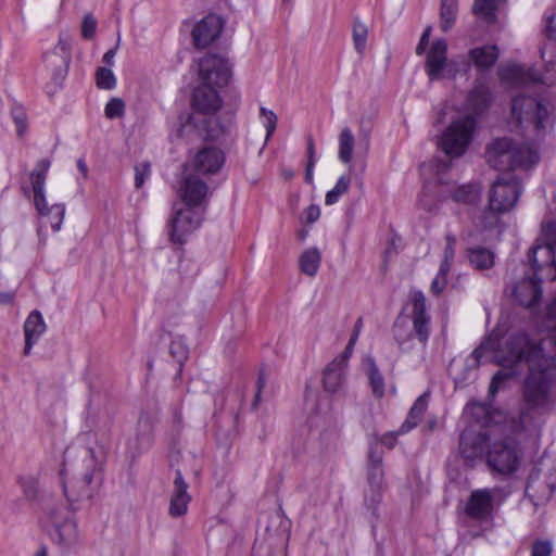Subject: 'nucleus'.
Returning <instances> with one entry per match:
<instances>
[{
	"mask_svg": "<svg viewBox=\"0 0 556 556\" xmlns=\"http://www.w3.org/2000/svg\"><path fill=\"white\" fill-rule=\"evenodd\" d=\"M543 343L544 340L519 330L508 334L503 343L488 336L471 354L479 363L486 351H494L496 364L502 367L493 375L489 386L488 399L491 402H494L500 390L506 388L508 381L521 372L522 366L528 368L529 374L522 387L525 408L520 410L518 418L511 420L514 432H521L525 429L529 412L544 409L548 405L556 359L545 352Z\"/></svg>",
	"mask_w": 556,
	"mask_h": 556,
	"instance_id": "nucleus-1",
	"label": "nucleus"
},
{
	"mask_svg": "<svg viewBox=\"0 0 556 556\" xmlns=\"http://www.w3.org/2000/svg\"><path fill=\"white\" fill-rule=\"evenodd\" d=\"M199 75L201 84L192 90L190 104L192 113L179 115L178 136L191 127L204 141H216L227 131L225 124L217 117L223 106L218 89L228 85L231 66L228 60L216 53H208L200 60Z\"/></svg>",
	"mask_w": 556,
	"mask_h": 556,
	"instance_id": "nucleus-2",
	"label": "nucleus"
},
{
	"mask_svg": "<svg viewBox=\"0 0 556 556\" xmlns=\"http://www.w3.org/2000/svg\"><path fill=\"white\" fill-rule=\"evenodd\" d=\"M410 300L413 328H409L407 317L402 314L395 318L392 326L393 339L402 352H408L414 348V338L426 346L430 337L431 317L427 313L425 294L420 290H415L410 294Z\"/></svg>",
	"mask_w": 556,
	"mask_h": 556,
	"instance_id": "nucleus-3",
	"label": "nucleus"
},
{
	"mask_svg": "<svg viewBox=\"0 0 556 556\" xmlns=\"http://www.w3.org/2000/svg\"><path fill=\"white\" fill-rule=\"evenodd\" d=\"M51 162L48 159H41L37 162L34 170L30 173V182L34 191V205L41 217L49 219L53 231L61 229L65 205L62 203L48 206L45 195V184Z\"/></svg>",
	"mask_w": 556,
	"mask_h": 556,
	"instance_id": "nucleus-4",
	"label": "nucleus"
},
{
	"mask_svg": "<svg viewBox=\"0 0 556 556\" xmlns=\"http://www.w3.org/2000/svg\"><path fill=\"white\" fill-rule=\"evenodd\" d=\"M527 150L511 138H496L485 149V159L491 167L503 173H513L526 163Z\"/></svg>",
	"mask_w": 556,
	"mask_h": 556,
	"instance_id": "nucleus-5",
	"label": "nucleus"
},
{
	"mask_svg": "<svg viewBox=\"0 0 556 556\" xmlns=\"http://www.w3.org/2000/svg\"><path fill=\"white\" fill-rule=\"evenodd\" d=\"M169 467L174 469L173 492L170 495L168 514L178 518L187 514L191 495L188 493L189 483L186 481L191 473L198 476V470L189 469L180 452L170 455Z\"/></svg>",
	"mask_w": 556,
	"mask_h": 556,
	"instance_id": "nucleus-6",
	"label": "nucleus"
},
{
	"mask_svg": "<svg viewBox=\"0 0 556 556\" xmlns=\"http://www.w3.org/2000/svg\"><path fill=\"white\" fill-rule=\"evenodd\" d=\"M511 117L519 126L532 125L534 130L544 132L549 123L551 113L542 100L525 94L511 99Z\"/></svg>",
	"mask_w": 556,
	"mask_h": 556,
	"instance_id": "nucleus-7",
	"label": "nucleus"
},
{
	"mask_svg": "<svg viewBox=\"0 0 556 556\" xmlns=\"http://www.w3.org/2000/svg\"><path fill=\"white\" fill-rule=\"evenodd\" d=\"M522 451L514 438L494 441L486 450V464L492 471L501 475H511L518 470Z\"/></svg>",
	"mask_w": 556,
	"mask_h": 556,
	"instance_id": "nucleus-8",
	"label": "nucleus"
},
{
	"mask_svg": "<svg viewBox=\"0 0 556 556\" xmlns=\"http://www.w3.org/2000/svg\"><path fill=\"white\" fill-rule=\"evenodd\" d=\"M522 192L520 178L514 173H502L489 191V204L497 212H509L518 202Z\"/></svg>",
	"mask_w": 556,
	"mask_h": 556,
	"instance_id": "nucleus-9",
	"label": "nucleus"
},
{
	"mask_svg": "<svg viewBox=\"0 0 556 556\" xmlns=\"http://www.w3.org/2000/svg\"><path fill=\"white\" fill-rule=\"evenodd\" d=\"M476 128V118L465 116L454 121L444 131L440 146L450 157H457L465 153Z\"/></svg>",
	"mask_w": 556,
	"mask_h": 556,
	"instance_id": "nucleus-10",
	"label": "nucleus"
},
{
	"mask_svg": "<svg viewBox=\"0 0 556 556\" xmlns=\"http://www.w3.org/2000/svg\"><path fill=\"white\" fill-rule=\"evenodd\" d=\"M528 258L536 270L544 267H553L555 275L552 279L556 278V223L548 222L542 226L540 237L536 239L535 244L529 250Z\"/></svg>",
	"mask_w": 556,
	"mask_h": 556,
	"instance_id": "nucleus-11",
	"label": "nucleus"
},
{
	"mask_svg": "<svg viewBox=\"0 0 556 556\" xmlns=\"http://www.w3.org/2000/svg\"><path fill=\"white\" fill-rule=\"evenodd\" d=\"M43 511H46L51 520L50 536L54 543L64 548H68L77 543V526L70 517L66 506L60 504L54 507H43Z\"/></svg>",
	"mask_w": 556,
	"mask_h": 556,
	"instance_id": "nucleus-12",
	"label": "nucleus"
},
{
	"mask_svg": "<svg viewBox=\"0 0 556 556\" xmlns=\"http://www.w3.org/2000/svg\"><path fill=\"white\" fill-rule=\"evenodd\" d=\"M205 207L186 206L175 211L169 219V240L175 244H184L186 235L195 230L202 223Z\"/></svg>",
	"mask_w": 556,
	"mask_h": 556,
	"instance_id": "nucleus-13",
	"label": "nucleus"
},
{
	"mask_svg": "<svg viewBox=\"0 0 556 556\" xmlns=\"http://www.w3.org/2000/svg\"><path fill=\"white\" fill-rule=\"evenodd\" d=\"M531 267L533 269V274L531 276H525L513 289V296L516 302L526 308H531L539 304L543 294V279L539 276V273L543 269L536 270L533 266Z\"/></svg>",
	"mask_w": 556,
	"mask_h": 556,
	"instance_id": "nucleus-14",
	"label": "nucleus"
},
{
	"mask_svg": "<svg viewBox=\"0 0 556 556\" xmlns=\"http://www.w3.org/2000/svg\"><path fill=\"white\" fill-rule=\"evenodd\" d=\"M225 161L224 150L214 146H204L195 152L191 167L197 174L215 175L222 169Z\"/></svg>",
	"mask_w": 556,
	"mask_h": 556,
	"instance_id": "nucleus-15",
	"label": "nucleus"
},
{
	"mask_svg": "<svg viewBox=\"0 0 556 556\" xmlns=\"http://www.w3.org/2000/svg\"><path fill=\"white\" fill-rule=\"evenodd\" d=\"M493 402L489 399L486 402L471 400L465 407V413L470 416L472 421L481 428H490L500 425L506 420L504 412L494 408Z\"/></svg>",
	"mask_w": 556,
	"mask_h": 556,
	"instance_id": "nucleus-16",
	"label": "nucleus"
},
{
	"mask_svg": "<svg viewBox=\"0 0 556 556\" xmlns=\"http://www.w3.org/2000/svg\"><path fill=\"white\" fill-rule=\"evenodd\" d=\"M224 20L217 14H208L197 23L192 29L193 45L198 49H204L215 41L224 29Z\"/></svg>",
	"mask_w": 556,
	"mask_h": 556,
	"instance_id": "nucleus-17",
	"label": "nucleus"
},
{
	"mask_svg": "<svg viewBox=\"0 0 556 556\" xmlns=\"http://www.w3.org/2000/svg\"><path fill=\"white\" fill-rule=\"evenodd\" d=\"M208 186L200 177L189 174L180 185L179 195L185 206L201 208L206 206Z\"/></svg>",
	"mask_w": 556,
	"mask_h": 556,
	"instance_id": "nucleus-18",
	"label": "nucleus"
},
{
	"mask_svg": "<svg viewBox=\"0 0 556 556\" xmlns=\"http://www.w3.org/2000/svg\"><path fill=\"white\" fill-rule=\"evenodd\" d=\"M493 497L488 489L471 492L466 507V515L476 521L484 522L492 519Z\"/></svg>",
	"mask_w": 556,
	"mask_h": 556,
	"instance_id": "nucleus-19",
	"label": "nucleus"
},
{
	"mask_svg": "<svg viewBox=\"0 0 556 556\" xmlns=\"http://www.w3.org/2000/svg\"><path fill=\"white\" fill-rule=\"evenodd\" d=\"M71 46L66 39L60 37L53 51L45 55L46 62L54 67L52 79L61 85L65 79L71 63Z\"/></svg>",
	"mask_w": 556,
	"mask_h": 556,
	"instance_id": "nucleus-20",
	"label": "nucleus"
},
{
	"mask_svg": "<svg viewBox=\"0 0 556 556\" xmlns=\"http://www.w3.org/2000/svg\"><path fill=\"white\" fill-rule=\"evenodd\" d=\"M447 66V43L443 38L433 41L426 56L425 70L430 81L440 79Z\"/></svg>",
	"mask_w": 556,
	"mask_h": 556,
	"instance_id": "nucleus-21",
	"label": "nucleus"
},
{
	"mask_svg": "<svg viewBox=\"0 0 556 556\" xmlns=\"http://www.w3.org/2000/svg\"><path fill=\"white\" fill-rule=\"evenodd\" d=\"M489 435L486 433H478L475 435L463 432L459 435V454L466 462H472L481 457L488 446Z\"/></svg>",
	"mask_w": 556,
	"mask_h": 556,
	"instance_id": "nucleus-22",
	"label": "nucleus"
},
{
	"mask_svg": "<svg viewBox=\"0 0 556 556\" xmlns=\"http://www.w3.org/2000/svg\"><path fill=\"white\" fill-rule=\"evenodd\" d=\"M64 471H65L64 469H61V471H60L63 491H64V495L67 500L68 506L73 507L74 503L78 502L81 497L90 496L87 488L93 481L94 470L88 469L87 471H85L80 479L76 480L75 482H72L71 489L64 480Z\"/></svg>",
	"mask_w": 556,
	"mask_h": 556,
	"instance_id": "nucleus-23",
	"label": "nucleus"
},
{
	"mask_svg": "<svg viewBox=\"0 0 556 556\" xmlns=\"http://www.w3.org/2000/svg\"><path fill=\"white\" fill-rule=\"evenodd\" d=\"M47 326L41 313L34 309L27 316L24 323L25 346L24 354L29 355L31 348L37 343L41 334L46 331Z\"/></svg>",
	"mask_w": 556,
	"mask_h": 556,
	"instance_id": "nucleus-24",
	"label": "nucleus"
},
{
	"mask_svg": "<svg viewBox=\"0 0 556 556\" xmlns=\"http://www.w3.org/2000/svg\"><path fill=\"white\" fill-rule=\"evenodd\" d=\"M492 94L484 84H477L467 97V108L476 115L483 114L491 105Z\"/></svg>",
	"mask_w": 556,
	"mask_h": 556,
	"instance_id": "nucleus-25",
	"label": "nucleus"
},
{
	"mask_svg": "<svg viewBox=\"0 0 556 556\" xmlns=\"http://www.w3.org/2000/svg\"><path fill=\"white\" fill-rule=\"evenodd\" d=\"M468 56L477 68L489 70L498 60L500 51L496 45H485L470 49Z\"/></svg>",
	"mask_w": 556,
	"mask_h": 556,
	"instance_id": "nucleus-26",
	"label": "nucleus"
},
{
	"mask_svg": "<svg viewBox=\"0 0 556 556\" xmlns=\"http://www.w3.org/2000/svg\"><path fill=\"white\" fill-rule=\"evenodd\" d=\"M429 392H425L417 397L410 407L405 421L400 427V433H407L418 426L428 407Z\"/></svg>",
	"mask_w": 556,
	"mask_h": 556,
	"instance_id": "nucleus-27",
	"label": "nucleus"
},
{
	"mask_svg": "<svg viewBox=\"0 0 556 556\" xmlns=\"http://www.w3.org/2000/svg\"><path fill=\"white\" fill-rule=\"evenodd\" d=\"M469 264L477 270H486L494 266L495 254L484 247H472L466 249Z\"/></svg>",
	"mask_w": 556,
	"mask_h": 556,
	"instance_id": "nucleus-28",
	"label": "nucleus"
},
{
	"mask_svg": "<svg viewBox=\"0 0 556 556\" xmlns=\"http://www.w3.org/2000/svg\"><path fill=\"white\" fill-rule=\"evenodd\" d=\"M20 484L23 489V493L27 500L38 502L40 508L43 510V507H54L51 502V496L45 494L38 481L35 478L28 477L20 480Z\"/></svg>",
	"mask_w": 556,
	"mask_h": 556,
	"instance_id": "nucleus-29",
	"label": "nucleus"
},
{
	"mask_svg": "<svg viewBox=\"0 0 556 556\" xmlns=\"http://www.w3.org/2000/svg\"><path fill=\"white\" fill-rule=\"evenodd\" d=\"M339 361L330 362L324 370L323 386L326 392L336 393L344 381V368Z\"/></svg>",
	"mask_w": 556,
	"mask_h": 556,
	"instance_id": "nucleus-30",
	"label": "nucleus"
},
{
	"mask_svg": "<svg viewBox=\"0 0 556 556\" xmlns=\"http://www.w3.org/2000/svg\"><path fill=\"white\" fill-rule=\"evenodd\" d=\"M365 364L367 365V376L369 380V386L371 388L372 394L376 399H381L384 396V378L381 375L376 361L374 357L368 356L365 359Z\"/></svg>",
	"mask_w": 556,
	"mask_h": 556,
	"instance_id": "nucleus-31",
	"label": "nucleus"
},
{
	"mask_svg": "<svg viewBox=\"0 0 556 556\" xmlns=\"http://www.w3.org/2000/svg\"><path fill=\"white\" fill-rule=\"evenodd\" d=\"M458 12L457 0H441L440 3V28L443 33L451 30L455 24Z\"/></svg>",
	"mask_w": 556,
	"mask_h": 556,
	"instance_id": "nucleus-32",
	"label": "nucleus"
},
{
	"mask_svg": "<svg viewBox=\"0 0 556 556\" xmlns=\"http://www.w3.org/2000/svg\"><path fill=\"white\" fill-rule=\"evenodd\" d=\"M320 262L321 255L318 249H307L301 254L299 258L300 269L303 274L309 277H314L318 271Z\"/></svg>",
	"mask_w": 556,
	"mask_h": 556,
	"instance_id": "nucleus-33",
	"label": "nucleus"
},
{
	"mask_svg": "<svg viewBox=\"0 0 556 556\" xmlns=\"http://www.w3.org/2000/svg\"><path fill=\"white\" fill-rule=\"evenodd\" d=\"M500 77L503 81H509L515 84H522L526 80L540 81V79L535 77L533 74L527 73L523 67L516 64L508 65L506 67H501Z\"/></svg>",
	"mask_w": 556,
	"mask_h": 556,
	"instance_id": "nucleus-34",
	"label": "nucleus"
},
{
	"mask_svg": "<svg viewBox=\"0 0 556 556\" xmlns=\"http://www.w3.org/2000/svg\"><path fill=\"white\" fill-rule=\"evenodd\" d=\"M481 194L479 184H467L459 186L453 193V200L464 204H475Z\"/></svg>",
	"mask_w": 556,
	"mask_h": 556,
	"instance_id": "nucleus-35",
	"label": "nucleus"
},
{
	"mask_svg": "<svg viewBox=\"0 0 556 556\" xmlns=\"http://www.w3.org/2000/svg\"><path fill=\"white\" fill-rule=\"evenodd\" d=\"M354 135L349 127L341 130L339 136V159L348 164L352 160L354 149Z\"/></svg>",
	"mask_w": 556,
	"mask_h": 556,
	"instance_id": "nucleus-36",
	"label": "nucleus"
},
{
	"mask_svg": "<svg viewBox=\"0 0 556 556\" xmlns=\"http://www.w3.org/2000/svg\"><path fill=\"white\" fill-rule=\"evenodd\" d=\"M498 1L500 0H475L472 13L482 16L486 23L492 24L496 21Z\"/></svg>",
	"mask_w": 556,
	"mask_h": 556,
	"instance_id": "nucleus-37",
	"label": "nucleus"
},
{
	"mask_svg": "<svg viewBox=\"0 0 556 556\" xmlns=\"http://www.w3.org/2000/svg\"><path fill=\"white\" fill-rule=\"evenodd\" d=\"M352 36L355 50L362 55L366 49L368 28L357 17L353 22Z\"/></svg>",
	"mask_w": 556,
	"mask_h": 556,
	"instance_id": "nucleus-38",
	"label": "nucleus"
},
{
	"mask_svg": "<svg viewBox=\"0 0 556 556\" xmlns=\"http://www.w3.org/2000/svg\"><path fill=\"white\" fill-rule=\"evenodd\" d=\"M351 178L349 176H341L333 189L329 190L325 197V203L332 205L338 202L339 198L349 191Z\"/></svg>",
	"mask_w": 556,
	"mask_h": 556,
	"instance_id": "nucleus-39",
	"label": "nucleus"
},
{
	"mask_svg": "<svg viewBox=\"0 0 556 556\" xmlns=\"http://www.w3.org/2000/svg\"><path fill=\"white\" fill-rule=\"evenodd\" d=\"M153 426L151 419L141 416L137 424V440L140 445L149 446L152 441Z\"/></svg>",
	"mask_w": 556,
	"mask_h": 556,
	"instance_id": "nucleus-40",
	"label": "nucleus"
},
{
	"mask_svg": "<svg viewBox=\"0 0 556 556\" xmlns=\"http://www.w3.org/2000/svg\"><path fill=\"white\" fill-rule=\"evenodd\" d=\"M306 155L307 162L305 167L304 180L306 184H313V172L316 164V151H315V142L311 135L306 137Z\"/></svg>",
	"mask_w": 556,
	"mask_h": 556,
	"instance_id": "nucleus-41",
	"label": "nucleus"
},
{
	"mask_svg": "<svg viewBox=\"0 0 556 556\" xmlns=\"http://www.w3.org/2000/svg\"><path fill=\"white\" fill-rule=\"evenodd\" d=\"M11 117L16 126V134L22 138L27 130V113L23 105L15 103L11 108Z\"/></svg>",
	"mask_w": 556,
	"mask_h": 556,
	"instance_id": "nucleus-42",
	"label": "nucleus"
},
{
	"mask_svg": "<svg viewBox=\"0 0 556 556\" xmlns=\"http://www.w3.org/2000/svg\"><path fill=\"white\" fill-rule=\"evenodd\" d=\"M169 353L179 366L177 376H180L182 366L188 358L187 345L181 340H173L169 345Z\"/></svg>",
	"mask_w": 556,
	"mask_h": 556,
	"instance_id": "nucleus-43",
	"label": "nucleus"
},
{
	"mask_svg": "<svg viewBox=\"0 0 556 556\" xmlns=\"http://www.w3.org/2000/svg\"><path fill=\"white\" fill-rule=\"evenodd\" d=\"M96 84L99 89L111 90L116 85V78L110 68L99 67L96 72Z\"/></svg>",
	"mask_w": 556,
	"mask_h": 556,
	"instance_id": "nucleus-44",
	"label": "nucleus"
},
{
	"mask_svg": "<svg viewBox=\"0 0 556 556\" xmlns=\"http://www.w3.org/2000/svg\"><path fill=\"white\" fill-rule=\"evenodd\" d=\"M506 212H497L492 210L490 204L484 208L481 218V225L484 230H493L501 225V215Z\"/></svg>",
	"mask_w": 556,
	"mask_h": 556,
	"instance_id": "nucleus-45",
	"label": "nucleus"
},
{
	"mask_svg": "<svg viewBox=\"0 0 556 556\" xmlns=\"http://www.w3.org/2000/svg\"><path fill=\"white\" fill-rule=\"evenodd\" d=\"M105 116L110 119L119 118L125 113V102L121 98H112L105 105Z\"/></svg>",
	"mask_w": 556,
	"mask_h": 556,
	"instance_id": "nucleus-46",
	"label": "nucleus"
},
{
	"mask_svg": "<svg viewBox=\"0 0 556 556\" xmlns=\"http://www.w3.org/2000/svg\"><path fill=\"white\" fill-rule=\"evenodd\" d=\"M553 553V543L551 540L536 539L531 544L530 556H551Z\"/></svg>",
	"mask_w": 556,
	"mask_h": 556,
	"instance_id": "nucleus-47",
	"label": "nucleus"
},
{
	"mask_svg": "<svg viewBox=\"0 0 556 556\" xmlns=\"http://www.w3.org/2000/svg\"><path fill=\"white\" fill-rule=\"evenodd\" d=\"M383 476L382 466H367V481L370 489H380Z\"/></svg>",
	"mask_w": 556,
	"mask_h": 556,
	"instance_id": "nucleus-48",
	"label": "nucleus"
},
{
	"mask_svg": "<svg viewBox=\"0 0 556 556\" xmlns=\"http://www.w3.org/2000/svg\"><path fill=\"white\" fill-rule=\"evenodd\" d=\"M374 441L369 443V451L367 456V466H382V452L377 448L378 434L374 433Z\"/></svg>",
	"mask_w": 556,
	"mask_h": 556,
	"instance_id": "nucleus-49",
	"label": "nucleus"
},
{
	"mask_svg": "<svg viewBox=\"0 0 556 556\" xmlns=\"http://www.w3.org/2000/svg\"><path fill=\"white\" fill-rule=\"evenodd\" d=\"M97 30V21L92 14H86L81 23V36L83 38L90 40L94 37Z\"/></svg>",
	"mask_w": 556,
	"mask_h": 556,
	"instance_id": "nucleus-50",
	"label": "nucleus"
},
{
	"mask_svg": "<svg viewBox=\"0 0 556 556\" xmlns=\"http://www.w3.org/2000/svg\"><path fill=\"white\" fill-rule=\"evenodd\" d=\"M151 165L149 162H142L135 166V186L140 189L146 179L150 176Z\"/></svg>",
	"mask_w": 556,
	"mask_h": 556,
	"instance_id": "nucleus-51",
	"label": "nucleus"
},
{
	"mask_svg": "<svg viewBox=\"0 0 556 556\" xmlns=\"http://www.w3.org/2000/svg\"><path fill=\"white\" fill-rule=\"evenodd\" d=\"M381 502L380 489H370V495H365V506L371 511L374 517H377V508Z\"/></svg>",
	"mask_w": 556,
	"mask_h": 556,
	"instance_id": "nucleus-52",
	"label": "nucleus"
},
{
	"mask_svg": "<svg viewBox=\"0 0 556 556\" xmlns=\"http://www.w3.org/2000/svg\"><path fill=\"white\" fill-rule=\"evenodd\" d=\"M261 115L266 117L265 128H266V137L269 138L276 130L277 127V115L271 111L265 108H261Z\"/></svg>",
	"mask_w": 556,
	"mask_h": 556,
	"instance_id": "nucleus-53",
	"label": "nucleus"
},
{
	"mask_svg": "<svg viewBox=\"0 0 556 556\" xmlns=\"http://www.w3.org/2000/svg\"><path fill=\"white\" fill-rule=\"evenodd\" d=\"M320 217V208L316 204H311L304 212V215L301 216V222L308 226L315 223Z\"/></svg>",
	"mask_w": 556,
	"mask_h": 556,
	"instance_id": "nucleus-54",
	"label": "nucleus"
},
{
	"mask_svg": "<svg viewBox=\"0 0 556 556\" xmlns=\"http://www.w3.org/2000/svg\"><path fill=\"white\" fill-rule=\"evenodd\" d=\"M431 33H432V26L431 25H428L421 36H420V39H419V42L416 47V54L417 55H422L425 52H426V49L429 45V39H430V36H431Z\"/></svg>",
	"mask_w": 556,
	"mask_h": 556,
	"instance_id": "nucleus-55",
	"label": "nucleus"
},
{
	"mask_svg": "<svg viewBox=\"0 0 556 556\" xmlns=\"http://www.w3.org/2000/svg\"><path fill=\"white\" fill-rule=\"evenodd\" d=\"M445 241H446V245L444 249L443 260L453 261L455 257L456 237L453 233H447L445 236Z\"/></svg>",
	"mask_w": 556,
	"mask_h": 556,
	"instance_id": "nucleus-56",
	"label": "nucleus"
},
{
	"mask_svg": "<svg viewBox=\"0 0 556 556\" xmlns=\"http://www.w3.org/2000/svg\"><path fill=\"white\" fill-rule=\"evenodd\" d=\"M556 12L553 11L549 15H546L545 35L548 39L556 41Z\"/></svg>",
	"mask_w": 556,
	"mask_h": 556,
	"instance_id": "nucleus-57",
	"label": "nucleus"
},
{
	"mask_svg": "<svg viewBox=\"0 0 556 556\" xmlns=\"http://www.w3.org/2000/svg\"><path fill=\"white\" fill-rule=\"evenodd\" d=\"M399 434H401L400 429L397 431L387 432L383 435H381L380 438L378 437V442H380L382 445H384L386 447L391 450L395 446V444L397 442Z\"/></svg>",
	"mask_w": 556,
	"mask_h": 556,
	"instance_id": "nucleus-58",
	"label": "nucleus"
},
{
	"mask_svg": "<svg viewBox=\"0 0 556 556\" xmlns=\"http://www.w3.org/2000/svg\"><path fill=\"white\" fill-rule=\"evenodd\" d=\"M446 283V278L442 279L441 277L437 276L431 282L430 290L434 295H439L444 290Z\"/></svg>",
	"mask_w": 556,
	"mask_h": 556,
	"instance_id": "nucleus-59",
	"label": "nucleus"
},
{
	"mask_svg": "<svg viewBox=\"0 0 556 556\" xmlns=\"http://www.w3.org/2000/svg\"><path fill=\"white\" fill-rule=\"evenodd\" d=\"M265 383H266V380H265L264 370L261 369L258 372L257 381H256V393H255L254 403H253L254 407L256 406L257 402L261 399V393H262L263 388L265 387Z\"/></svg>",
	"mask_w": 556,
	"mask_h": 556,
	"instance_id": "nucleus-60",
	"label": "nucleus"
},
{
	"mask_svg": "<svg viewBox=\"0 0 556 556\" xmlns=\"http://www.w3.org/2000/svg\"><path fill=\"white\" fill-rule=\"evenodd\" d=\"M353 348H354L353 345L348 343L344 351L342 352V354L340 356L336 357L333 361H339V363H338L339 365L346 367L348 361L353 353Z\"/></svg>",
	"mask_w": 556,
	"mask_h": 556,
	"instance_id": "nucleus-61",
	"label": "nucleus"
},
{
	"mask_svg": "<svg viewBox=\"0 0 556 556\" xmlns=\"http://www.w3.org/2000/svg\"><path fill=\"white\" fill-rule=\"evenodd\" d=\"M274 519L279 521V527L282 528L283 531H287L290 526V520L285 519L283 511L281 508L277 510L274 515Z\"/></svg>",
	"mask_w": 556,
	"mask_h": 556,
	"instance_id": "nucleus-62",
	"label": "nucleus"
},
{
	"mask_svg": "<svg viewBox=\"0 0 556 556\" xmlns=\"http://www.w3.org/2000/svg\"><path fill=\"white\" fill-rule=\"evenodd\" d=\"M116 51H117V48H116V47H114V48H112V49H109V50L104 53V55H103V58H102V62H103L104 64L109 65V66L113 65V59H114V56H115V54H116Z\"/></svg>",
	"mask_w": 556,
	"mask_h": 556,
	"instance_id": "nucleus-63",
	"label": "nucleus"
},
{
	"mask_svg": "<svg viewBox=\"0 0 556 556\" xmlns=\"http://www.w3.org/2000/svg\"><path fill=\"white\" fill-rule=\"evenodd\" d=\"M451 263L452 261H446V260H443L441 262V265H440V268H439V273H438V276L441 277L442 279L443 278H446L450 269H451Z\"/></svg>",
	"mask_w": 556,
	"mask_h": 556,
	"instance_id": "nucleus-64",
	"label": "nucleus"
}]
</instances>
